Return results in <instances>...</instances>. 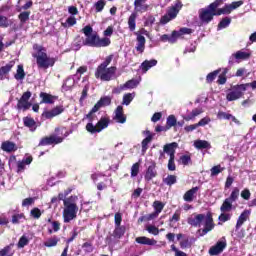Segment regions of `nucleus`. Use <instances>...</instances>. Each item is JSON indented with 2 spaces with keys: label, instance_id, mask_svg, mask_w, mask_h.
Returning a JSON list of instances; mask_svg holds the SVG:
<instances>
[{
  "label": "nucleus",
  "instance_id": "nucleus-1",
  "mask_svg": "<svg viewBox=\"0 0 256 256\" xmlns=\"http://www.w3.org/2000/svg\"><path fill=\"white\" fill-rule=\"evenodd\" d=\"M81 31L86 37L83 43L87 47L101 48L109 47V45H111V39L108 37L113 35V26H108L106 28V30L103 32V38L99 37L97 32H93V27H91V25H86Z\"/></svg>",
  "mask_w": 256,
  "mask_h": 256
},
{
  "label": "nucleus",
  "instance_id": "nucleus-2",
  "mask_svg": "<svg viewBox=\"0 0 256 256\" xmlns=\"http://www.w3.org/2000/svg\"><path fill=\"white\" fill-rule=\"evenodd\" d=\"M34 51L36 53L32 54V57L36 59V64L38 69H49V67H55V63H57V57H51L47 54V48L38 44L33 45Z\"/></svg>",
  "mask_w": 256,
  "mask_h": 256
},
{
  "label": "nucleus",
  "instance_id": "nucleus-3",
  "mask_svg": "<svg viewBox=\"0 0 256 256\" xmlns=\"http://www.w3.org/2000/svg\"><path fill=\"white\" fill-rule=\"evenodd\" d=\"M55 134H51L50 136H45L40 139L38 147H47L48 145H59L65 141L66 137L70 135L72 132L67 131L65 126L56 127L54 129Z\"/></svg>",
  "mask_w": 256,
  "mask_h": 256
},
{
  "label": "nucleus",
  "instance_id": "nucleus-4",
  "mask_svg": "<svg viewBox=\"0 0 256 256\" xmlns=\"http://www.w3.org/2000/svg\"><path fill=\"white\" fill-rule=\"evenodd\" d=\"M111 61H113V55H109L105 58L96 69L95 77L96 79H100L101 81H111L113 77H115V73H117V67L111 66ZM109 67V68H107Z\"/></svg>",
  "mask_w": 256,
  "mask_h": 256
},
{
  "label": "nucleus",
  "instance_id": "nucleus-5",
  "mask_svg": "<svg viewBox=\"0 0 256 256\" xmlns=\"http://www.w3.org/2000/svg\"><path fill=\"white\" fill-rule=\"evenodd\" d=\"M79 197L70 196L66 200H64V210H63V219L64 223H71L73 219H77V211H79V207L77 206V200Z\"/></svg>",
  "mask_w": 256,
  "mask_h": 256
},
{
  "label": "nucleus",
  "instance_id": "nucleus-6",
  "mask_svg": "<svg viewBox=\"0 0 256 256\" xmlns=\"http://www.w3.org/2000/svg\"><path fill=\"white\" fill-rule=\"evenodd\" d=\"M221 5H223V0H215L206 8L200 9L199 10L200 21L208 25V23H210L213 20V17H215L213 12L215 11V9H219Z\"/></svg>",
  "mask_w": 256,
  "mask_h": 256
},
{
  "label": "nucleus",
  "instance_id": "nucleus-7",
  "mask_svg": "<svg viewBox=\"0 0 256 256\" xmlns=\"http://www.w3.org/2000/svg\"><path fill=\"white\" fill-rule=\"evenodd\" d=\"M181 9H183V2H181V0H176L174 2V5L168 7L166 14L161 17V25H167L169 21L177 19V16L179 15V11H181Z\"/></svg>",
  "mask_w": 256,
  "mask_h": 256
},
{
  "label": "nucleus",
  "instance_id": "nucleus-8",
  "mask_svg": "<svg viewBox=\"0 0 256 256\" xmlns=\"http://www.w3.org/2000/svg\"><path fill=\"white\" fill-rule=\"evenodd\" d=\"M109 118L102 117L96 125H93V123H87L86 124V131L88 133H91L92 135L95 133H101L102 129H107L109 127Z\"/></svg>",
  "mask_w": 256,
  "mask_h": 256
},
{
  "label": "nucleus",
  "instance_id": "nucleus-9",
  "mask_svg": "<svg viewBox=\"0 0 256 256\" xmlns=\"http://www.w3.org/2000/svg\"><path fill=\"white\" fill-rule=\"evenodd\" d=\"M31 95V91H26L22 94L16 105V109L18 111H29V109H31V106L33 105L31 102H29Z\"/></svg>",
  "mask_w": 256,
  "mask_h": 256
},
{
  "label": "nucleus",
  "instance_id": "nucleus-10",
  "mask_svg": "<svg viewBox=\"0 0 256 256\" xmlns=\"http://www.w3.org/2000/svg\"><path fill=\"white\" fill-rule=\"evenodd\" d=\"M245 91H246V88L244 84L236 85L232 88V91H230L226 95V99L227 101H237V99H241Z\"/></svg>",
  "mask_w": 256,
  "mask_h": 256
},
{
  "label": "nucleus",
  "instance_id": "nucleus-11",
  "mask_svg": "<svg viewBox=\"0 0 256 256\" xmlns=\"http://www.w3.org/2000/svg\"><path fill=\"white\" fill-rule=\"evenodd\" d=\"M204 219V229H202L200 237H204V235H207L209 231H213V229H215V223L213 222V214L211 212H208Z\"/></svg>",
  "mask_w": 256,
  "mask_h": 256
},
{
  "label": "nucleus",
  "instance_id": "nucleus-12",
  "mask_svg": "<svg viewBox=\"0 0 256 256\" xmlns=\"http://www.w3.org/2000/svg\"><path fill=\"white\" fill-rule=\"evenodd\" d=\"M65 112V107L63 105H58L51 110L44 111L42 113V117L44 119H53L54 117H57L58 115H61V113Z\"/></svg>",
  "mask_w": 256,
  "mask_h": 256
},
{
  "label": "nucleus",
  "instance_id": "nucleus-13",
  "mask_svg": "<svg viewBox=\"0 0 256 256\" xmlns=\"http://www.w3.org/2000/svg\"><path fill=\"white\" fill-rule=\"evenodd\" d=\"M33 163V156H28L22 160L16 162V173L21 175V173H25V169H27V165H31Z\"/></svg>",
  "mask_w": 256,
  "mask_h": 256
},
{
  "label": "nucleus",
  "instance_id": "nucleus-14",
  "mask_svg": "<svg viewBox=\"0 0 256 256\" xmlns=\"http://www.w3.org/2000/svg\"><path fill=\"white\" fill-rule=\"evenodd\" d=\"M178 147L179 144L177 142H172L164 145L163 152L160 153V159L161 157H165V153L169 155V157H175V151Z\"/></svg>",
  "mask_w": 256,
  "mask_h": 256
},
{
  "label": "nucleus",
  "instance_id": "nucleus-15",
  "mask_svg": "<svg viewBox=\"0 0 256 256\" xmlns=\"http://www.w3.org/2000/svg\"><path fill=\"white\" fill-rule=\"evenodd\" d=\"M39 97L41 99L40 104L43 105H53L57 99H59V96L51 95L47 92H41L39 94Z\"/></svg>",
  "mask_w": 256,
  "mask_h": 256
},
{
  "label": "nucleus",
  "instance_id": "nucleus-16",
  "mask_svg": "<svg viewBox=\"0 0 256 256\" xmlns=\"http://www.w3.org/2000/svg\"><path fill=\"white\" fill-rule=\"evenodd\" d=\"M249 57H251V53L243 52V51L239 50L236 53L231 55L228 63H229V65H233L234 59H236V61H247V59H249Z\"/></svg>",
  "mask_w": 256,
  "mask_h": 256
},
{
  "label": "nucleus",
  "instance_id": "nucleus-17",
  "mask_svg": "<svg viewBox=\"0 0 256 256\" xmlns=\"http://www.w3.org/2000/svg\"><path fill=\"white\" fill-rule=\"evenodd\" d=\"M225 247H227V242L218 241L214 246L210 247L209 255L211 256L221 255V252L225 251Z\"/></svg>",
  "mask_w": 256,
  "mask_h": 256
},
{
  "label": "nucleus",
  "instance_id": "nucleus-18",
  "mask_svg": "<svg viewBox=\"0 0 256 256\" xmlns=\"http://www.w3.org/2000/svg\"><path fill=\"white\" fill-rule=\"evenodd\" d=\"M136 37V51L137 53L143 54L145 53V44L147 43V40L145 39V36L139 34V32H135Z\"/></svg>",
  "mask_w": 256,
  "mask_h": 256
},
{
  "label": "nucleus",
  "instance_id": "nucleus-19",
  "mask_svg": "<svg viewBox=\"0 0 256 256\" xmlns=\"http://www.w3.org/2000/svg\"><path fill=\"white\" fill-rule=\"evenodd\" d=\"M143 135H146V138L142 140V153H147V149H149V143L153 141V137H155V134L151 133V131L146 130L143 132Z\"/></svg>",
  "mask_w": 256,
  "mask_h": 256
},
{
  "label": "nucleus",
  "instance_id": "nucleus-20",
  "mask_svg": "<svg viewBox=\"0 0 256 256\" xmlns=\"http://www.w3.org/2000/svg\"><path fill=\"white\" fill-rule=\"evenodd\" d=\"M249 215H251V211L250 210H244L240 214V216L238 217V220L236 222V226H235L236 231H239L241 229V227H243V225L245 224L247 219H249Z\"/></svg>",
  "mask_w": 256,
  "mask_h": 256
},
{
  "label": "nucleus",
  "instance_id": "nucleus-21",
  "mask_svg": "<svg viewBox=\"0 0 256 256\" xmlns=\"http://www.w3.org/2000/svg\"><path fill=\"white\" fill-rule=\"evenodd\" d=\"M203 221H205V214H197L195 217L188 218L187 223L191 227H201Z\"/></svg>",
  "mask_w": 256,
  "mask_h": 256
},
{
  "label": "nucleus",
  "instance_id": "nucleus-22",
  "mask_svg": "<svg viewBox=\"0 0 256 256\" xmlns=\"http://www.w3.org/2000/svg\"><path fill=\"white\" fill-rule=\"evenodd\" d=\"M114 121H116V123H121V124L126 123L127 116H125L123 112V106H117L115 110Z\"/></svg>",
  "mask_w": 256,
  "mask_h": 256
},
{
  "label": "nucleus",
  "instance_id": "nucleus-23",
  "mask_svg": "<svg viewBox=\"0 0 256 256\" xmlns=\"http://www.w3.org/2000/svg\"><path fill=\"white\" fill-rule=\"evenodd\" d=\"M2 151H5V153H15L17 151L18 147L15 142H11L9 140L2 142L1 144Z\"/></svg>",
  "mask_w": 256,
  "mask_h": 256
},
{
  "label": "nucleus",
  "instance_id": "nucleus-24",
  "mask_svg": "<svg viewBox=\"0 0 256 256\" xmlns=\"http://www.w3.org/2000/svg\"><path fill=\"white\" fill-rule=\"evenodd\" d=\"M156 165L155 163L151 164L150 166H148L146 173L144 175V179L145 181H151L152 179H155V177H157V170H156Z\"/></svg>",
  "mask_w": 256,
  "mask_h": 256
},
{
  "label": "nucleus",
  "instance_id": "nucleus-25",
  "mask_svg": "<svg viewBox=\"0 0 256 256\" xmlns=\"http://www.w3.org/2000/svg\"><path fill=\"white\" fill-rule=\"evenodd\" d=\"M136 243H138L139 245H148L150 247H153L155 245H157V240L155 239H151L147 236H140V237H137L135 239Z\"/></svg>",
  "mask_w": 256,
  "mask_h": 256
},
{
  "label": "nucleus",
  "instance_id": "nucleus-26",
  "mask_svg": "<svg viewBox=\"0 0 256 256\" xmlns=\"http://www.w3.org/2000/svg\"><path fill=\"white\" fill-rule=\"evenodd\" d=\"M147 0H135L134 1V9L136 13H145L149 11V5L148 4H143Z\"/></svg>",
  "mask_w": 256,
  "mask_h": 256
},
{
  "label": "nucleus",
  "instance_id": "nucleus-27",
  "mask_svg": "<svg viewBox=\"0 0 256 256\" xmlns=\"http://www.w3.org/2000/svg\"><path fill=\"white\" fill-rule=\"evenodd\" d=\"M197 191H199V187H192L190 190L186 191L183 195L184 201L187 203H192V201L195 199V195H197Z\"/></svg>",
  "mask_w": 256,
  "mask_h": 256
},
{
  "label": "nucleus",
  "instance_id": "nucleus-28",
  "mask_svg": "<svg viewBox=\"0 0 256 256\" xmlns=\"http://www.w3.org/2000/svg\"><path fill=\"white\" fill-rule=\"evenodd\" d=\"M176 237L177 240L180 241L181 249H189L191 247V240H189V238H185V235L179 233Z\"/></svg>",
  "mask_w": 256,
  "mask_h": 256
},
{
  "label": "nucleus",
  "instance_id": "nucleus-29",
  "mask_svg": "<svg viewBox=\"0 0 256 256\" xmlns=\"http://www.w3.org/2000/svg\"><path fill=\"white\" fill-rule=\"evenodd\" d=\"M23 124H24V127H28L30 131H35L37 129V122H35V119L29 116H26L23 118Z\"/></svg>",
  "mask_w": 256,
  "mask_h": 256
},
{
  "label": "nucleus",
  "instance_id": "nucleus-30",
  "mask_svg": "<svg viewBox=\"0 0 256 256\" xmlns=\"http://www.w3.org/2000/svg\"><path fill=\"white\" fill-rule=\"evenodd\" d=\"M181 221V211L176 210L172 217L169 219V227L172 229H177L175 223H179Z\"/></svg>",
  "mask_w": 256,
  "mask_h": 256
},
{
  "label": "nucleus",
  "instance_id": "nucleus-31",
  "mask_svg": "<svg viewBox=\"0 0 256 256\" xmlns=\"http://www.w3.org/2000/svg\"><path fill=\"white\" fill-rule=\"evenodd\" d=\"M137 27V12H133L128 18L129 31H135Z\"/></svg>",
  "mask_w": 256,
  "mask_h": 256
},
{
  "label": "nucleus",
  "instance_id": "nucleus-32",
  "mask_svg": "<svg viewBox=\"0 0 256 256\" xmlns=\"http://www.w3.org/2000/svg\"><path fill=\"white\" fill-rule=\"evenodd\" d=\"M15 67V61H10L5 66L0 67V77H4V75H9L11 69Z\"/></svg>",
  "mask_w": 256,
  "mask_h": 256
},
{
  "label": "nucleus",
  "instance_id": "nucleus-33",
  "mask_svg": "<svg viewBox=\"0 0 256 256\" xmlns=\"http://www.w3.org/2000/svg\"><path fill=\"white\" fill-rule=\"evenodd\" d=\"M191 33H193V29L187 27L180 28L179 31H173V35L176 39H179L182 35H191Z\"/></svg>",
  "mask_w": 256,
  "mask_h": 256
},
{
  "label": "nucleus",
  "instance_id": "nucleus-34",
  "mask_svg": "<svg viewBox=\"0 0 256 256\" xmlns=\"http://www.w3.org/2000/svg\"><path fill=\"white\" fill-rule=\"evenodd\" d=\"M155 65H157V60L152 59V60H145L142 64H141V69L144 73H147V71L149 69H151V67H155Z\"/></svg>",
  "mask_w": 256,
  "mask_h": 256
},
{
  "label": "nucleus",
  "instance_id": "nucleus-35",
  "mask_svg": "<svg viewBox=\"0 0 256 256\" xmlns=\"http://www.w3.org/2000/svg\"><path fill=\"white\" fill-rule=\"evenodd\" d=\"M221 71L222 72L218 76L217 84L225 85V83H227V74L229 73V68H223Z\"/></svg>",
  "mask_w": 256,
  "mask_h": 256
},
{
  "label": "nucleus",
  "instance_id": "nucleus-36",
  "mask_svg": "<svg viewBox=\"0 0 256 256\" xmlns=\"http://www.w3.org/2000/svg\"><path fill=\"white\" fill-rule=\"evenodd\" d=\"M233 209V202L226 198L220 207L222 213H229Z\"/></svg>",
  "mask_w": 256,
  "mask_h": 256
},
{
  "label": "nucleus",
  "instance_id": "nucleus-37",
  "mask_svg": "<svg viewBox=\"0 0 256 256\" xmlns=\"http://www.w3.org/2000/svg\"><path fill=\"white\" fill-rule=\"evenodd\" d=\"M201 113H203V108H195L192 110V112L190 114H188L186 117H184V119L186 121H193V119H195V117H199V115H201Z\"/></svg>",
  "mask_w": 256,
  "mask_h": 256
},
{
  "label": "nucleus",
  "instance_id": "nucleus-38",
  "mask_svg": "<svg viewBox=\"0 0 256 256\" xmlns=\"http://www.w3.org/2000/svg\"><path fill=\"white\" fill-rule=\"evenodd\" d=\"M125 231H127V228L125 226H115L113 232L115 239H121V237L125 235Z\"/></svg>",
  "mask_w": 256,
  "mask_h": 256
},
{
  "label": "nucleus",
  "instance_id": "nucleus-39",
  "mask_svg": "<svg viewBox=\"0 0 256 256\" xmlns=\"http://www.w3.org/2000/svg\"><path fill=\"white\" fill-rule=\"evenodd\" d=\"M194 147L196 149H211V144L206 140H196L194 142Z\"/></svg>",
  "mask_w": 256,
  "mask_h": 256
},
{
  "label": "nucleus",
  "instance_id": "nucleus-40",
  "mask_svg": "<svg viewBox=\"0 0 256 256\" xmlns=\"http://www.w3.org/2000/svg\"><path fill=\"white\" fill-rule=\"evenodd\" d=\"M11 25H13V20L4 15H0V27L2 29H7V27H11Z\"/></svg>",
  "mask_w": 256,
  "mask_h": 256
},
{
  "label": "nucleus",
  "instance_id": "nucleus-41",
  "mask_svg": "<svg viewBox=\"0 0 256 256\" xmlns=\"http://www.w3.org/2000/svg\"><path fill=\"white\" fill-rule=\"evenodd\" d=\"M14 78L16 81H23V79H25V69L23 68V65H18Z\"/></svg>",
  "mask_w": 256,
  "mask_h": 256
},
{
  "label": "nucleus",
  "instance_id": "nucleus-42",
  "mask_svg": "<svg viewBox=\"0 0 256 256\" xmlns=\"http://www.w3.org/2000/svg\"><path fill=\"white\" fill-rule=\"evenodd\" d=\"M29 17H31V11H24V12H21L19 15H18V19L20 21V24L21 25H25V23H27V21H29Z\"/></svg>",
  "mask_w": 256,
  "mask_h": 256
},
{
  "label": "nucleus",
  "instance_id": "nucleus-43",
  "mask_svg": "<svg viewBox=\"0 0 256 256\" xmlns=\"http://www.w3.org/2000/svg\"><path fill=\"white\" fill-rule=\"evenodd\" d=\"M162 182L164 183V185H168V187H171L172 185H175V183H177V177L170 174L166 178H163Z\"/></svg>",
  "mask_w": 256,
  "mask_h": 256
},
{
  "label": "nucleus",
  "instance_id": "nucleus-44",
  "mask_svg": "<svg viewBox=\"0 0 256 256\" xmlns=\"http://www.w3.org/2000/svg\"><path fill=\"white\" fill-rule=\"evenodd\" d=\"M219 73H221V68L214 70L213 72H210L207 76H206V82L207 83H212L215 81V79H217V75H219Z\"/></svg>",
  "mask_w": 256,
  "mask_h": 256
},
{
  "label": "nucleus",
  "instance_id": "nucleus-45",
  "mask_svg": "<svg viewBox=\"0 0 256 256\" xmlns=\"http://www.w3.org/2000/svg\"><path fill=\"white\" fill-rule=\"evenodd\" d=\"M59 241H61V239H59L57 236H54L44 242V247H57V243H59Z\"/></svg>",
  "mask_w": 256,
  "mask_h": 256
},
{
  "label": "nucleus",
  "instance_id": "nucleus-46",
  "mask_svg": "<svg viewBox=\"0 0 256 256\" xmlns=\"http://www.w3.org/2000/svg\"><path fill=\"white\" fill-rule=\"evenodd\" d=\"M166 127H168V130L171 129V127H177V118L175 115H170L167 117Z\"/></svg>",
  "mask_w": 256,
  "mask_h": 256
},
{
  "label": "nucleus",
  "instance_id": "nucleus-47",
  "mask_svg": "<svg viewBox=\"0 0 256 256\" xmlns=\"http://www.w3.org/2000/svg\"><path fill=\"white\" fill-rule=\"evenodd\" d=\"M160 40L163 42V43H175V41H177V38L176 36L173 35V32L172 34L169 36L168 34H163L161 37H160Z\"/></svg>",
  "mask_w": 256,
  "mask_h": 256
},
{
  "label": "nucleus",
  "instance_id": "nucleus-48",
  "mask_svg": "<svg viewBox=\"0 0 256 256\" xmlns=\"http://www.w3.org/2000/svg\"><path fill=\"white\" fill-rule=\"evenodd\" d=\"M139 85V81L132 79L128 80L123 86H121V89H135Z\"/></svg>",
  "mask_w": 256,
  "mask_h": 256
},
{
  "label": "nucleus",
  "instance_id": "nucleus-49",
  "mask_svg": "<svg viewBox=\"0 0 256 256\" xmlns=\"http://www.w3.org/2000/svg\"><path fill=\"white\" fill-rule=\"evenodd\" d=\"M223 171H225V168L221 167L220 164L213 166L210 169L211 177H217V175H219V173H223Z\"/></svg>",
  "mask_w": 256,
  "mask_h": 256
},
{
  "label": "nucleus",
  "instance_id": "nucleus-50",
  "mask_svg": "<svg viewBox=\"0 0 256 256\" xmlns=\"http://www.w3.org/2000/svg\"><path fill=\"white\" fill-rule=\"evenodd\" d=\"M106 5H107V2H105V0H98L94 4L96 13H101V11H103V9H105Z\"/></svg>",
  "mask_w": 256,
  "mask_h": 256
},
{
  "label": "nucleus",
  "instance_id": "nucleus-51",
  "mask_svg": "<svg viewBox=\"0 0 256 256\" xmlns=\"http://www.w3.org/2000/svg\"><path fill=\"white\" fill-rule=\"evenodd\" d=\"M52 229H48L49 235H52V233H57L61 229V222L59 221H53L51 222Z\"/></svg>",
  "mask_w": 256,
  "mask_h": 256
},
{
  "label": "nucleus",
  "instance_id": "nucleus-52",
  "mask_svg": "<svg viewBox=\"0 0 256 256\" xmlns=\"http://www.w3.org/2000/svg\"><path fill=\"white\" fill-rule=\"evenodd\" d=\"M229 25H231V18L225 17L219 22L218 29H226Z\"/></svg>",
  "mask_w": 256,
  "mask_h": 256
},
{
  "label": "nucleus",
  "instance_id": "nucleus-53",
  "mask_svg": "<svg viewBox=\"0 0 256 256\" xmlns=\"http://www.w3.org/2000/svg\"><path fill=\"white\" fill-rule=\"evenodd\" d=\"M229 201H231L232 203H235V201H237V199H239V189L237 187H235L231 194L230 197L227 198Z\"/></svg>",
  "mask_w": 256,
  "mask_h": 256
},
{
  "label": "nucleus",
  "instance_id": "nucleus-54",
  "mask_svg": "<svg viewBox=\"0 0 256 256\" xmlns=\"http://www.w3.org/2000/svg\"><path fill=\"white\" fill-rule=\"evenodd\" d=\"M134 96L132 93L124 94L122 105H131V102L133 101Z\"/></svg>",
  "mask_w": 256,
  "mask_h": 256
},
{
  "label": "nucleus",
  "instance_id": "nucleus-55",
  "mask_svg": "<svg viewBox=\"0 0 256 256\" xmlns=\"http://www.w3.org/2000/svg\"><path fill=\"white\" fill-rule=\"evenodd\" d=\"M26 245H29V239L26 236H21L17 244L18 249H23Z\"/></svg>",
  "mask_w": 256,
  "mask_h": 256
},
{
  "label": "nucleus",
  "instance_id": "nucleus-56",
  "mask_svg": "<svg viewBox=\"0 0 256 256\" xmlns=\"http://www.w3.org/2000/svg\"><path fill=\"white\" fill-rule=\"evenodd\" d=\"M98 102L102 107H109V105H111V98L110 96H104L101 97L100 100H98Z\"/></svg>",
  "mask_w": 256,
  "mask_h": 256
},
{
  "label": "nucleus",
  "instance_id": "nucleus-57",
  "mask_svg": "<svg viewBox=\"0 0 256 256\" xmlns=\"http://www.w3.org/2000/svg\"><path fill=\"white\" fill-rule=\"evenodd\" d=\"M153 207L156 213H161V211H163V209L165 208V204L161 201H154Z\"/></svg>",
  "mask_w": 256,
  "mask_h": 256
},
{
  "label": "nucleus",
  "instance_id": "nucleus-58",
  "mask_svg": "<svg viewBox=\"0 0 256 256\" xmlns=\"http://www.w3.org/2000/svg\"><path fill=\"white\" fill-rule=\"evenodd\" d=\"M139 162H136L131 167V177H137L139 175Z\"/></svg>",
  "mask_w": 256,
  "mask_h": 256
},
{
  "label": "nucleus",
  "instance_id": "nucleus-59",
  "mask_svg": "<svg viewBox=\"0 0 256 256\" xmlns=\"http://www.w3.org/2000/svg\"><path fill=\"white\" fill-rule=\"evenodd\" d=\"M177 166L175 165V156L169 157L168 160V171H176Z\"/></svg>",
  "mask_w": 256,
  "mask_h": 256
},
{
  "label": "nucleus",
  "instance_id": "nucleus-60",
  "mask_svg": "<svg viewBox=\"0 0 256 256\" xmlns=\"http://www.w3.org/2000/svg\"><path fill=\"white\" fill-rule=\"evenodd\" d=\"M15 244H9L7 246H5L3 249L0 250V256H7L9 251H11V249H13Z\"/></svg>",
  "mask_w": 256,
  "mask_h": 256
},
{
  "label": "nucleus",
  "instance_id": "nucleus-61",
  "mask_svg": "<svg viewBox=\"0 0 256 256\" xmlns=\"http://www.w3.org/2000/svg\"><path fill=\"white\" fill-rule=\"evenodd\" d=\"M218 219L222 223H227V221H231V214H227V213L223 212L219 215Z\"/></svg>",
  "mask_w": 256,
  "mask_h": 256
},
{
  "label": "nucleus",
  "instance_id": "nucleus-62",
  "mask_svg": "<svg viewBox=\"0 0 256 256\" xmlns=\"http://www.w3.org/2000/svg\"><path fill=\"white\" fill-rule=\"evenodd\" d=\"M30 215L31 217H33L34 219H40L41 218V210L39 208H33L30 211Z\"/></svg>",
  "mask_w": 256,
  "mask_h": 256
},
{
  "label": "nucleus",
  "instance_id": "nucleus-63",
  "mask_svg": "<svg viewBox=\"0 0 256 256\" xmlns=\"http://www.w3.org/2000/svg\"><path fill=\"white\" fill-rule=\"evenodd\" d=\"M217 119H226L227 121L231 120V114L223 112V111H219L217 113Z\"/></svg>",
  "mask_w": 256,
  "mask_h": 256
},
{
  "label": "nucleus",
  "instance_id": "nucleus-64",
  "mask_svg": "<svg viewBox=\"0 0 256 256\" xmlns=\"http://www.w3.org/2000/svg\"><path fill=\"white\" fill-rule=\"evenodd\" d=\"M180 161L182 165H189L191 163V156L190 155H182L180 157Z\"/></svg>",
  "mask_w": 256,
  "mask_h": 256
}]
</instances>
